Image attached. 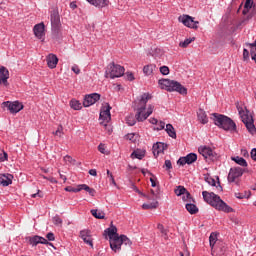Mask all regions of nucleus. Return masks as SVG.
<instances>
[{
    "label": "nucleus",
    "instance_id": "nucleus-45",
    "mask_svg": "<svg viewBox=\"0 0 256 256\" xmlns=\"http://www.w3.org/2000/svg\"><path fill=\"white\" fill-rule=\"evenodd\" d=\"M52 221L54 223V225H63V219H61V217H59V215H56L52 218Z\"/></svg>",
    "mask_w": 256,
    "mask_h": 256
},
{
    "label": "nucleus",
    "instance_id": "nucleus-47",
    "mask_svg": "<svg viewBox=\"0 0 256 256\" xmlns=\"http://www.w3.org/2000/svg\"><path fill=\"white\" fill-rule=\"evenodd\" d=\"M64 161L67 165H75V159H73L71 156L66 155L64 157Z\"/></svg>",
    "mask_w": 256,
    "mask_h": 256
},
{
    "label": "nucleus",
    "instance_id": "nucleus-38",
    "mask_svg": "<svg viewBox=\"0 0 256 256\" xmlns=\"http://www.w3.org/2000/svg\"><path fill=\"white\" fill-rule=\"evenodd\" d=\"M175 194H176L178 197H181V195H185L184 197H187V189H185V187H183V186H178V187L175 189Z\"/></svg>",
    "mask_w": 256,
    "mask_h": 256
},
{
    "label": "nucleus",
    "instance_id": "nucleus-50",
    "mask_svg": "<svg viewBox=\"0 0 256 256\" xmlns=\"http://www.w3.org/2000/svg\"><path fill=\"white\" fill-rule=\"evenodd\" d=\"M65 191H68L69 193H79V191H81V189L79 186H78V188L66 187Z\"/></svg>",
    "mask_w": 256,
    "mask_h": 256
},
{
    "label": "nucleus",
    "instance_id": "nucleus-43",
    "mask_svg": "<svg viewBox=\"0 0 256 256\" xmlns=\"http://www.w3.org/2000/svg\"><path fill=\"white\" fill-rule=\"evenodd\" d=\"M9 155L4 150H0V163L8 161Z\"/></svg>",
    "mask_w": 256,
    "mask_h": 256
},
{
    "label": "nucleus",
    "instance_id": "nucleus-62",
    "mask_svg": "<svg viewBox=\"0 0 256 256\" xmlns=\"http://www.w3.org/2000/svg\"><path fill=\"white\" fill-rule=\"evenodd\" d=\"M149 122L152 124V125H157V123L159 122L157 120V118H150Z\"/></svg>",
    "mask_w": 256,
    "mask_h": 256
},
{
    "label": "nucleus",
    "instance_id": "nucleus-5",
    "mask_svg": "<svg viewBox=\"0 0 256 256\" xmlns=\"http://www.w3.org/2000/svg\"><path fill=\"white\" fill-rule=\"evenodd\" d=\"M236 108L247 131L252 135H256V128L253 121V116L249 115V112H245V110H243V107L239 106V103L236 104Z\"/></svg>",
    "mask_w": 256,
    "mask_h": 256
},
{
    "label": "nucleus",
    "instance_id": "nucleus-44",
    "mask_svg": "<svg viewBox=\"0 0 256 256\" xmlns=\"http://www.w3.org/2000/svg\"><path fill=\"white\" fill-rule=\"evenodd\" d=\"M126 123H127V125H129L130 127H133V125H135V123H137V120H136L135 117H133V116H127V117H126Z\"/></svg>",
    "mask_w": 256,
    "mask_h": 256
},
{
    "label": "nucleus",
    "instance_id": "nucleus-24",
    "mask_svg": "<svg viewBox=\"0 0 256 256\" xmlns=\"http://www.w3.org/2000/svg\"><path fill=\"white\" fill-rule=\"evenodd\" d=\"M90 5L97 7V9H105L108 5H110L109 0H86Z\"/></svg>",
    "mask_w": 256,
    "mask_h": 256
},
{
    "label": "nucleus",
    "instance_id": "nucleus-23",
    "mask_svg": "<svg viewBox=\"0 0 256 256\" xmlns=\"http://www.w3.org/2000/svg\"><path fill=\"white\" fill-rule=\"evenodd\" d=\"M13 183V175L12 174H0V185L2 187H9Z\"/></svg>",
    "mask_w": 256,
    "mask_h": 256
},
{
    "label": "nucleus",
    "instance_id": "nucleus-32",
    "mask_svg": "<svg viewBox=\"0 0 256 256\" xmlns=\"http://www.w3.org/2000/svg\"><path fill=\"white\" fill-rule=\"evenodd\" d=\"M78 187H80V191H87V193H89V195H91V197H95V193H96L95 189L89 187L86 184H81Z\"/></svg>",
    "mask_w": 256,
    "mask_h": 256
},
{
    "label": "nucleus",
    "instance_id": "nucleus-63",
    "mask_svg": "<svg viewBox=\"0 0 256 256\" xmlns=\"http://www.w3.org/2000/svg\"><path fill=\"white\" fill-rule=\"evenodd\" d=\"M150 183H151L152 187H157V182H156L155 178H150Z\"/></svg>",
    "mask_w": 256,
    "mask_h": 256
},
{
    "label": "nucleus",
    "instance_id": "nucleus-53",
    "mask_svg": "<svg viewBox=\"0 0 256 256\" xmlns=\"http://www.w3.org/2000/svg\"><path fill=\"white\" fill-rule=\"evenodd\" d=\"M243 61H246V63L249 61V50L246 48L243 50Z\"/></svg>",
    "mask_w": 256,
    "mask_h": 256
},
{
    "label": "nucleus",
    "instance_id": "nucleus-41",
    "mask_svg": "<svg viewBox=\"0 0 256 256\" xmlns=\"http://www.w3.org/2000/svg\"><path fill=\"white\" fill-rule=\"evenodd\" d=\"M125 137H126V139H128V141H131L132 143H135V141H137V137H139V134L129 133Z\"/></svg>",
    "mask_w": 256,
    "mask_h": 256
},
{
    "label": "nucleus",
    "instance_id": "nucleus-10",
    "mask_svg": "<svg viewBox=\"0 0 256 256\" xmlns=\"http://www.w3.org/2000/svg\"><path fill=\"white\" fill-rule=\"evenodd\" d=\"M183 201H186V211L190 213V215H197L199 213V208L197 205L193 204L195 200H193V197H191V194L189 192L186 193V197H183Z\"/></svg>",
    "mask_w": 256,
    "mask_h": 256
},
{
    "label": "nucleus",
    "instance_id": "nucleus-56",
    "mask_svg": "<svg viewBox=\"0 0 256 256\" xmlns=\"http://www.w3.org/2000/svg\"><path fill=\"white\" fill-rule=\"evenodd\" d=\"M126 76H127L128 81L135 80V76H133V73H131V72L126 73Z\"/></svg>",
    "mask_w": 256,
    "mask_h": 256
},
{
    "label": "nucleus",
    "instance_id": "nucleus-35",
    "mask_svg": "<svg viewBox=\"0 0 256 256\" xmlns=\"http://www.w3.org/2000/svg\"><path fill=\"white\" fill-rule=\"evenodd\" d=\"M143 157H145V152L139 151V150H134L131 153V159H143Z\"/></svg>",
    "mask_w": 256,
    "mask_h": 256
},
{
    "label": "nucleus",
    "instance_id": "nucleus-31",
    "mask_svg": "<svg viewBox=\"0 0 256 256\" xmlns=\"http://www.w3.org/2000/svg\"><path fill=\"white\" fill-rule=\"evenodd\" d=\"M165 131L169 135V137H171L172 139H177V132H175V128L171 124L166 125Z\"/></svg>",
    "mask_w": 256,
    "mask_h": 256
},
{
    "label": "nucleus",
    "instance_id": "nucleus-1",
    "mask_svg": "<svg viewBox=\"0 0 256 256\" xmlns=\"http://www.w3.org/2000/svg\"><path fill=\"white\" fill-rule=\"evenodd\" d=\"M151 99V94L144 93L134 101V111H136L135 119L138 122L146 121L148 117L153 114L155 106L153 104H149L147 107L148 101Z\"/></svg>",
    "mask_w": 256,
    "mask_h": 256
},
{
    "label": "nucleus",
    "instance_id": "nucleus-42",
    "mask_svg": "<svg viewBox=\"0 0 256 256\" xmlns=\"http://www.w3.org/2000/svg\"><path fill=\"white\" fill-rule=\"evenodd\" d=\"M120 239L122 241V245H128V247H131L132 242H131V240L127 236L121 235Z\"/></svg>",
    "mask_w": 256,
    "mask_h": 256
},
{
    "label": "nucleus",
    "instance_id": "nucleus-28",
    "mask_svg": "<svg viewBox=\"0 0 256 256\" xmlns=\"http://www.w3.org/2000/svg\"><path fill=\"white\" fill-rule=\"evenodd\" d=\"M157 229L158 231H160L162 239H165V241H167L169 239V229L165 228L163 224H158Z\"/></svg>",
    "mask_w": 256,
    "mask_h": 256
},
{
    "label": "nucleus",
    "instance_id": "nucleus-11",
    "mask_svg": "<svg viewBox=\"0 0 256 256\" xmlns=\"http://www.w3.org/2000/svg\"><path fill=\"white\" fill-rule=\"evenodd\" d=\"M3 107L8 109V111H10V113H12L13 115L19 113V111H23V103L19 101L3 102Z\"/></svg>",
    "mask_w": 256,
    "mask_h": 256
},
{
    "label": "nucleus",
    "instance_id": "nucleus-3",
    "mask_svg": "<svg viewBox=\"0 0 256 256\" xmlns=\"http://www.w3.org/2000/svg\"><path fill=\"white\" fill-rule=\"evenodd\" d=\"M213 115V121L214 125L219 127V129H223L224 131H230L233 133V131H237V124L231 119L229 116L214 113Z\"/></svg>",
    "mask_w": 256,
    "mask_h": 256
},
{
    "label": "nucleus",
    "instance_id": "nucleus-18",
    "mask_svg": "<svg viewBox=\"0 0 256 256\" xmlns=\"http://www.w3.org/2000/svg\"><path fill=\"white\" fill-rule=\"evenodd\" d=\"M0 85H9V70L5 66H0Z\"/></svg>",
    "mask_w": 256,
    "mask_h": 256
},
{
    "label": "nucleus",
    "instance_id": "nucleus-55",
    "mask_svg": "<svg viewBox=\"0 0 256 256\" xmlns=\"http://www.w3.org/2000/svg\"><path fill=\"white\" fill-rule=\"evenodd\" d=\"M48 241H55V234H53V232H49L47 235H46Z\"/></svg>",
    "mask_w": 256,
    "mask_h": 256
},
{
    "label": "nucleus",
    "instance_id": "nucleus-46",
    "mask_svg": "<svg viewBox=\"0 0 256 256\" xmlns=\"http://www.w3.org/2000/svg\"><path fill=\"white\" fill-rule=\"evenodd\" d=\"M235 197L237 199H249L251 197V192H249L248 194L236 193Z\"/></svg>",
    "mask_w": 256,
    "mask_h": 256
},
{
    "label": "nucleus",
    "instance_id": "nucleus-21",
    "mask_svg": "<svg viewBox=\"0 0 256 256\" xmlns=\"http://www.w3.org/2000/svg\"><path fill=\"white\" fill-rule=\"evenodd\" d=\"M46 63L49 69H55L57 67V63H59V58L57 55L51 53L46 57Z\"/></svg>",
    "mask_w": 256,
    "mask_h": 256
},
{
    "label": "nucleus",
    "instance_id": "nucleus-52",
    "mask_svg": "<svg viewBox=\"0 0 256 256\" xmlns=\"http://www.w3.org/2000/svg\"><path fill=\"white\" fill-rule=\"evenodd\" d=\"M160 73L162 75H169V67H167V66L160 67Z\"/></svg>",
    "mask_w": 256,
    "mask_h": 256
},
{
    "label": "nucleus",
    "instance_id": "nucleus-58",
    "mask_svg": "<svg viewBox=\"0 0 256 256\" xmlns=\"http://www.w3.org/2000/svg\"><path fill=\"white\" fill-rule=\"evenodd\" d=\"M98 151H100V153L105 154V145L104 144H100L98 146Z\"/></svg>",
    "mask_w": 256,
    "mask_h": 256
},
{
    "label": "nucleus",
    "instance_id": "nucleus-33",
    "mask_svg": "<svg viewBox=\"0 0 256 256\" xmlns=\"http://www.w3.org/2000/svg\"><path fill=\"white\" fill-rule=\"evenodd\" d=\"M232 161H235L237 165H240L241 167H247V160H245L243 157H232Z\"/></svg>",
    "mask_w": 256,
    "mask_h": 256
},
{
    "label": "nucleus",
    "instance_id": "nucleus-25",
    "mask_svg": "<svg viewBox=\"0 0 256 256\" xmlns=\"http://www.w3.org/2000/svg\"><path fill=\"white\" fill-rule=\"evenodd\" d=\"M104 235H108L110 241L119 237V234L117 233V226L111 225V227L104 231Z\"/></svg>",
    "mask_w": 256,
    "mask_h": 256
},
{
    "label": "nucleus",
    "instance_id": "nucleus-16",
    "mask_svg": "<svg viewBox=\"0 0 256 256\" xmlns=\"http://www.w3.org/2000/svg\"><path fill=\"white\" fill-rule=\"evenodd\" d=\"M197 161V154L195 153H189L185 157H180L177 161L178 165H192V163H195Z\"/></svg>",
    "mask_w": 256,
    "mask_h": 256
},
{
    "label": "nucleus",
    "instance_id": "nucleus-19",
    "mask_svg": "<svg viewBox=\"0 0 256 256\" xmlns=\"http://www.w3.org/2000/svg\"><path fill=\"white\" fill-rule=\"evenodd\" d=\"M29 243L30 245H32L33 247H37V245L41 244V245H52V243H49V241H47V239H45L44 237H41V236H34V237H31L29 239Z\"/></svg>",
    "mask_w": 256,
    "mask_h": 256
},
{
    "label": "nucleus",
    "instance_id": "nucleus-17",
    "mask_svg": "<svg viewBox=\"0 0 256 256\" xmlns=\"http://www.w3.org/2000/svg\"><path fill=\"white\" fill-rule=\"evenodd\" d=\"M80 237L86 243V245H89L91 249H93V236L91 235V230L89 229H84L80 231Z\"/></svg>",
    "mask_w": 256,
    "mask_h": 256
},
{
    "label": "nucleus",
    "instance_id": "nucleus-36",
    "mask_svg": "<svg viewBox=\"0 0 256 256\" xmlns=\"http://www.w3.org/2000/svg\"><path fill=\"white\" fill-rule=\"evenodd\" d=\"M91 214L93 215V217H95L96 219H105V212L103 211H99L97 209H92L91 210Z\"/></svg>",
    "mask_w": 256,
    "mask_h": 256
},
{
    "label": "nucleus",
    "instance_id": "nucleus-9",
    "mask_svg": "<svg viewBox=\"0 0 256 256\" xmlns=\"http://www.w3.org/2000/svg\"><path fill=\"white\" fill-rule=\"evenodd\" d=\"M198 151L200 155H202L204 159H208V161H217V159H219V154L213 151L210 147H200Z\"/></svg>",
    "mask_w": 256,
    "mask_h": 256
},
{
    "label": "nucleus",
    "instance_id": "nucleus-48",
    "mask_svg": "<svg viewBox=\"0 0 256 256\" xmlns=\"http://www.w3.org/2000/svg\"><path fill=\"white\" fill-rule=\"evenodd\" d=\"M155 129L156 131H163V129H165V122L163 121L157 122Z\"/></svg>",
    "mask_w": 256,
    "mask_h": 256
},
{
    "label": "nucleus",
    "instance_id": "nucleus-40",
    "mask_svg": "<svg viewBox=\"0 0 256 256\" xmlns=\"http://www.w3.org/2000/svg\"><path fill=\"white\" fill-rule=\"evenodd\" d=\"M252 7H253L252 0H246L244 4V9L242 11L243 15H247V13H249V9H251Z\"/></svg>",
    "mask_w": 256,
    "mask_h": 256
},
{
    "label": "nucleus",
    "instance_id": "nucleus-27",
    "mask_svg": "<svg viewBox=\"0 0 256 256\" xmlns=\"http://www.w3.org/2000/svg\"><path fill=\"white\" fill-rule=\"evenodd\" d=\"M206 183H208V185H211L212 187H216V189H218V191H223V187L221 186V182H215V179H213L212 177H206L205 178Z\"/></svg>",
    "mask_w": 256,
    "mask_h": 256
},
{
    "label": "nucleus",
    "instance_id": "nucleus-59",
    "mask_svg": "<svg viewBox=\"0 0 256 256\" xmlns=\"http://www.w3.org/2000/svg\"><path fill=\"white\" fill-rule=\"evenodd\" d=\"M251 157H252L253 161H256V148H253L251 150Z\"/></svg>",
    "mask_w": 256,
    "mask_h": 256
},
{
    "label": "nucleus",
    "instance_id": "nucleus-49",
    "mask_svg": "<svg viewBox=\"0 0 256 256\" xmlns=\"http://www.w3.org/2000/svg\"><path fill=\"white\" fill-rule=\"evenodd\" d=\"M54 135H56L57 137H62L63 135V126H58L57 130L54 132Z\"/></svg>",
    "mask_w": 256,
    "mask_h": 256
},
{
    "label": "nucleus",
    "instance_id": "nucleus-60",
    "mask_svg": "<svg viewBox=\"0 0 256 256\" xmlns=\"http://www.w3.org/2000/svg\"><path fill=\"white\" fill-rule=\"evenodd\" d=\"M89 175H92V177H97V170L96 169H90Z\"/></svg>",
    "mask_w": 256,
    "mask_h": 256
},
{
    "label": "nucleus",
    "instance_id": "nucleus-26",
    "mask_svg": "<svg viewBox=\"0 0 256 256\" xmlns=\"http://www.w3.org/2000/svg\"><path fill=\"white\" fill-rule=\"evenodd\" d=\"M197 117H198V121L202 125H207V123H209V118L207 117V112H205V110H203L201 108L197 111Z\"/></svg>",
    "mask_w": 256,
    "mask_h": 256
},
{
    "label": "nucleus",
    "instance_id": "nucleus-8",
    "mask_svg": "<svg viewBox=\"0 0 256 256\" xmlns=\"http://www.w3.org/2000/svg\"><path fill=\"white\" fill-rule=\"evenodd\" d=\"M179 23H183L185 27L189 29H199V21H195V18L189 15H182L178 17Z\"/></svg>",
    "mask_w": 256,
    "mask_h": 256
},
{
    "label": "nucleus",
    "instance_id": "nucleus-39",
    "mask_svg": "<svg viewBox=\"0 0 256 256\" xmlns=\"http://www.w3.org/2000/svg\"><path fill=\"white\" fill-rule=\"evenodd\" d=\"M157 207H159V202L158 201H154V202H151L149 204H143L142 205V209H157Z\"/></svg>",
    "mask_w": 256,
    "mask_h": 256
},
{
    "label": "nucleus",
    "instance_id": "nucleus-61",
    "mask_svg": "<svg viewBox=\"0 0 256 256\" xmlns=\"http://www.w3.org/2000/svg\"><path fill=\"white\" fill-rule=\"evenodd\" d=\"M141 173H143L144 175H147V173H149V174L151 175V177H155V176L153 175V173L149 172V170H148V169H145V168H143V169L141 170Z\"/></svg>",
    "mask_w": 256,
    "mask_h": 256
},
{
    "label": "nucleus",
    "instance_id": "nucleus-57",
    "mask_svg": "<svg viewBox=\"0 0 256 256\" xmlns=\"http://www.w3.org/2000/svg\"><path fill=\"white\" fill-rule=\"evenodd\" d=\"M131 188L139 195H143V193L139 191V188H137V186H135L133 183L131 184Z\"/></svg>",
    "mask_w": 256,
    "mask_h": 256
},
{
    "label": "nucleus",
    "instance_id": "nucleus-4",
    "mask_svg": "<svg viewBox=\"0 0 256 256\" xmlns=\"http://www.w3.org/2000/svg\"><path fill=\"white\" fill-rule=\"evenodd\" d=\"M158 85H160L161 89H164L165 91H169V93H172L173 91H175L180 95H187V88L181 85V83H179L178 81L170 80V79H162L158 81Z\"/></svg>",
    "mask_w": 256,
    "mask_h": 256
},
{
    "label": "nucleus",
    "instance_id": "nucleus-30",
    "mask_svg": "<svg viewBox=\"0 0 256 256\" xmlns=\"http://www.w3.org/2000/svg\"><path fill=\"white\" fill-rule=\"evenodd\" d=\"M70 107L74 111H81L83 109V104L77 99L70 100Z\"/></svg>",
    "mask_w": 256,
    "mask_h": 256
},
{
    "label": "nucleus",
    "instance_id": "nucleus-29",
    "mask_svg": "<svg viewBox=\"0 0 256 256\" xmlns=\"http://www.w3.org/2000/svg\"><path fill=\"white\" fill-rule=\"evenodd\" d=\"M155 69H157V66L155 64H148L143 67V73H144V75L149 77V76L153 75V71H155Z\"/></svg>",
    "mask_w": 256,
    "mask_h": 256
},
{
    "label": "nucleus",
    "instance_id": "nucleus-20",
    "mask_svg": "<svg viewBox=\"0 0 256 256\" xmlns=\"http://www.w3.org/2000/svg\"><path fill=\"white\" fill-rule=\"evenodd\" d=\"M167 147V144L163 142H156L152 147L154 157H159V155H161V153H163Z\"/></svg>",
    "mask_w": 256,
    "mask_h": 256
},
{
    "label": "nucleus",
    "instance_id": "nucleus-12",
    "mask_svg": "<svg viewBox=\"0 0 256 256\" xmlns=\"http://www.w3.org/2000/svg\"><path fill=\"white\" fill-rule=\"evenodd\" d=\"M99 99H101V95L99 93L87 94L83 100V107H91V105H95Z\"/></svg>",
    "mask_w": 256,
    "mask_h": 256
},
{
    "label": "nucleus",
    "instance_id": "nucleus-7",
    "mask_svg": "<svg viewBox=\"0 0 256 256\" xmlns=\"http://www.w3.org/2000/svg\"><path fill=\"white\" fill-rule=\"evenodd\" d=\"M100 125H104V127H107V123L111 121V105L109 103H106L100 110Z\"/></svg>",
    "mask_w": 256,
    "mask_h": 256
},
{
    "label": "nucleus",
    "instance_id": "nucleus-64",
    "mask_svg": "<svg viewBox=\"0 0 256 256\" xmlns=\"http://www.w3.org/2000/svg\"><path fill=\"white\" fill-rule=\"evenodd\" d=\"M48 181H50V183H53L54 185L57 184V179H55L54 177H48Z\"/></svg>",
    "mask_w": 256,
    "mask_h": 256
},
{
    "label": "nucleus",
    "instance_id": "nucleus-51",
    "mask_svg": "<svg viewBox=\"0 0 256 256\" xmlns=\"http://www.w3.org/2000/svg\"><path fill=\"white\" fill-rule=\"evenodd\" d=\"M164 167L167 171H170V169H173V164L171 163V160H165Z\"/></svg>",
    "mask_w": 256,
    "mask_h": 256
},
{
    "label": "nucleus",
    "instance_id": "nucleus-34",
    "mask_svg": "<svg viewBox=\"0 0 256 256\" xmlns=\"http://www.w3.org/2000/svg\"><path fill=\"white\" fill-rule=\"evenodd\" d=\"M193 41H195V37L187 38L184 41L179 43V47H182V49H187V47H189V45H191Z\"/></svg>",
    "mask_w": 256,
    "mask_h": 256
},
{
    "label": "nucleus",
    "instance_id": "nucleus-2",
    "mask_svg": "<svg viewBox=\"0 0 256 256\" xmlns=\"http://www.w3.org/2000/svg\"><path fill=\"white\" fill-rule=\"evenodd\" d=\"M202 197L208 205H211V207H214V209H217L218 211H224V213H233V208H231L227 203H225L219 195L203 191Z\"/></svg>",
    "mask_w": 256,
    "mask_h": 256
},
{
    "label": "nucleus",
    "instance_id": "nucleus-14",
    "mask_svg": "<svg viewBox=\"0 0 256 256\" xmlns=\"http://www.w3.org/2000/svg\"><path fill=\"white\" fill-rule=\"evenodd\" d=\"M33 33L36 39L45 41V23L41 22L34 26Z\"/></svg>",
    "mask_w": 256,
    "mask_h": 256
},
{
    "label": "nucleus",
    "instance_id": "nucleus-15",
    "mask_svg": "<svg viewBox=\"0 0 256 256\" xmlns=\"http://www.w3.org/2000/svg\"><path fill=\"white\" fill-rule=\"evenodd\" d=\"M50 21L52 25V31H59V28L61 27V18L59 16V12L52 11L50 14Z\"/></svg>",
    "mask_w": 256,
    "mask_h": 256
},
{
    "label": "nucleus",
    "instance_id": "nucleus-37",
    "mask_svg": "<svg viewBox=\"0 0 256 256\" xmlns=\"http://www.w3.org/2000/svg\"><path fill=\"white\" fill-rule=\"evenodd\" d=\"M217 241H218L217 234L215 232H212L209 237V243L212 251L215 248V243H217Z\"/></svg>",
    "mask_w": 256,
    "mask_h": 256
},
{
    "label": "nucleus",
    "instance_id": "nucleus-13",
    "mask_svg": "<svg viewBox=\"0 0 256 256\" xmlns=\"http://www.w3.org/2000/svg\"><path fill=\"white\" fill-rule=\"evenodd\" d=\"M243 176V168L241 167H234L231 168L228 174V182L235 183L236 179Z\"/></svg>",
    "mask_w": 256,
    "mask_h": 256
},
{
    "label": "nucleus",
    "instance_id": "nucleus-22",
    "mask_svg": "<svg viewBox=\"0 0 256 256\" xmlns=\"http://www.w3.org/2000/svg\"><path fill=\"white\" fill-rule=\"evenodd\" d=\"M121 245H123L121 236H116V238L110 240V248L112 251H115V253H117V251H121Z\"/></svg>",
    "mask_w": 256,
    "mask_h": 256
},
{
    "label": "nucleus",
    "instance_id": "nucleus-6",
    "mask_svg": "<svg viewBox=\"0 0 256 256\" xmlns=\"http://www.w3.org/2000/svg\"><path fill=\"white\" fill-rule=\"evenodd\" d=\"M125 75V68L114 62L110 63L105 71V77L110 79H116Z\"/></svg>",
    "mask_w": 256,
    "mask_h": 256
},
{
    "label": "nucleus",
    "instance_id": "nucleus-54",
    "mask_svg": "<svg viewBox=\"0 0 256 256\" xmlns=\"http://www.w3.org/2000/svg\"><path fill=\"white\" fill-rule=\"evenodd\" d=\"M72 71L73 73H75L76 75H79V73H81V69H79L78 65H73L72 66Z\"/></svg>",
    "mask_w": 256,
    "mask_h": 256
}]
</instances>
